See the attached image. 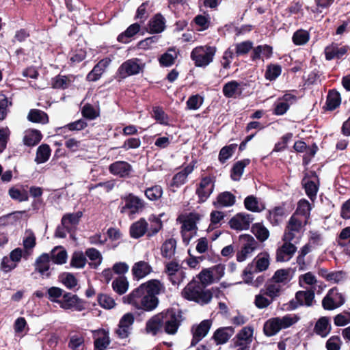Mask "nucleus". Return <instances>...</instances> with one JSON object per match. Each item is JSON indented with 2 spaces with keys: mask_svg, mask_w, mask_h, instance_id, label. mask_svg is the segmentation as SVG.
I'll return each mask as SVG.
<instances>
[{
  "mask_svg": "<svg viewBox=\"0 0 350 350\" xmlns=\"http://www.w3.org/2000/svg\"><path fill=\"white\" fill-rule=\"evenodd\" d=\"M163 289V286L159 280H150L124 297V302L139 310L137 313L140 316L144 312H152L158 307L159 300L157 295Z\"/></svg>",
  "mask_w": 350,
  "mask_h": 350,
  "instance_id": "nucleus-1",
  "label": "nucleus"
},
{
  "mask_svg": "<svg viewBox=\"0 0 350 350\" xmlns=\"http://www.w3.org/2000/svg\"><path fill=\"white\" fill-rule=\"evenodd\" d=\"M183 297L189 300L193 301L200 305L208 304L213 298V293L209 289H205L202 284L197 281H191L183 288Z\"/></svg>",
  "mask_w": 350,
  "mask_h": 350,
  "instance_id": "nucleus-2",
  "label": "nucleus"
},
{
  "mask_svg": "<svg viewBox=\"0 0 350 350\" xmlns=\"http://www.w3.org/2000/svg\"><path fill=\"white\" fill-rule=\"evenodd\" d=\"M163 317L164 332L170 335L175 334L181 322L184 320L181 310L174 308H168L162 311Z\"/></svg>",
  "mask_w": 350,
  "mask_h": 350,
  "instance_id": "nucleus-3",
  "label": "nucleus"
},
{
  "mask_svg": "<svg viewBox=\"0 0 350 350\" xmlns=\"http://www.w3.org/2000/svg\"><path fill=\"white\" fill-rule=\"evenodd\" d=\"M215 53V46H200L192 50L191 59L194 62L196 66L204 67L212 62Z\"/></svg>",
  "mask_w": 350,
  "mask_h": 350,
  "instance_id": "nucleus-4",
  "label": "nucleus"
},
{
  "mask_svg": "<svg viewBox=\"0 0 350 350\" xmlns=\"http://www.w3.org/2000/svg\"><path fill=\"white\" fill-rule=\"evenodd\" d=\"M314 291L312 289L306 291H299L295 293L294 299L284 304L288 311L295 310L299 306L310 307L314 301Z\"/></svg>",
  "mask_w": 350,
  "mask_h": 350,
  "instance_id": "nucleus-5",
  "label": "nucleus"
},
{
  "mask_svg": "<svg viewBox=\"0 0 350 350\" xmlns=\"http://www.w3.org/2000/svg\"><path fill=\"white\" fill-rule=\"evenodd\" d=\"M144 64L138 58L130 59L122 63L118 68V72L121 78L139 74L142 72Z\"/></svg>",
  "mask_w": 350,
  "mask_h": 350,
  "instance_id": "nucleus-6",
  "label": "nucleus"
},
{
  "mask_svg": "<svg viewBox=\"0 0 350 350\" xmlns=\"http://www.w3.org/2000/svg\"><path fill=\"white\" fill-rule=\"evenodd\" d=\"M241 240L245 243L237 254L238 262L244 261L258 247V242L250 234H243L241 237Z\"/></svg>",
  "mask_w": 350,
  "mask_h": 350,
  "instance_id": "nucleus-7",
  "label": "nucleus"
},
{
  "mask_svg": "<svg viewBox=\"0 0 350 350\" xmlns=\"http://www.w3.org/2000/svg\"><path fill=\"white\" fill-rule=\"evenodd\" d=\"M247 85V83L244 81L232 80L224 85L222 92L224 96L228 98L241 97Z\"/></svg>",
  "mask_w": 350,
  "mask_h": 350,
  "instance_id": "nucleus-8",
  "label": "nucleus"
},
{
  "mask_svg": "<svg viewBox=\"0 0 350 350\" xmlns=\"http://www.w3.org/2000/svg\"><path fill=\"white\" fill-rule=\"evenodd\" d=\"M59 304L61 308L66 310L75 308L77 311H82L85 309L83 301L77 295H73L71 293L64 292Z\"/></svg>",
  "mask_w": 350,
  "mask_h": 350,
  "instance_id": "nucleus-9",
  "label": "nucleus"
},
{
  "mask_svg": "<svg viewBox=\"0 0 350 350\" xmlns=\"http://www.w3.org/2000/svg\"><path fill=\"white\" fill-rule=\"evenodd\" d=\"M109 172L119 178H129L133 172L132 165L124 161H117L111 163L109 166Z\"/></svg>",
  "mask_w": 350,
  "mask_h": 350,
  "instance_id": "nucleus-10",
  "label": "nucleus"
},
{
  "mask_svg": "<svg viewBox=\"0 0 350 350\" xmlns=\"http://www.w3.org/2000/svg\"><path fill=\"white\" fill-rule=\"evenodd\" d=\"M302 228V221L298 218L296 214H293L290 217L283 235L284 241H292L295 234L299 233Z\"/></svg>",
  "mask_w": 350,
  "mask_h": 350,
  "instance_id": "nucleus-11",
  "label": "nucleus"
},
{
  "mask_svg": "<svg viewBox=\"0 0 350 350\" xmlns=\"http://www.w3.org/2000/svg\"><path fill=\"white\" fill-rule=\"evenodd\" d=\"M254 219V216L251 214L240 213L230 219L229 225L230 228L234 230H247Z\"/></svg>",
  "mask_w": 350,
  "mask_h": 350,
  "instance_id": "nucleus-12",
  "label": "nucleus"
},
{
  "mask_svg": "<svg viewBox=\"0 0 350 350\" xmlns=\"http://www.w3.org/2000/svg\"><path fill=\"white\" fill-rule=\"evenodd\" d=\"M212 322L211 320H203L198 325H193L191 327V332L193 338L191 342V347L196 346L203 338L208 334Z\"/></svg>",
  "mask_w": 350,
  "mask_h": 350,
  "instance_id": "nucleus-13",
  "label": "nucleus"
},
{
  "mask_svg": "<svg viewBox=\"0 0 350 350\" xmlns=\"http://www.w3.org/2000/svg\"><path fill=\"white\" fill-rule=\"evenodd\" d=\"M162 312L152 316L146 323V332L152 336H157L164 331Z\"/></svg>",
  "mask_w": 350,
  "mask_h": 350,
  "instance_id": "nucleus-14",
  "label": "nucleus"
},
{
  "mask_svg": "<svg viewBox=\"0 0 350 350\" xmlns=\"http://www.w3.org/2000/svg\"><path fill=\"white\" fill-rule=\"evenodd\" d=\"M123 199L125 201V205L121 208V213H124L126 210L129 209L131 214H135L144 208L143 200L133 193H129Z\"/></svg>",
  "mask_w": 350,
  "mask_h": 350,
  "instance_id": "nucleus-15",
  "label": "nucleus"
},
{
  "mask_svg": "<svg viewBox=\"0 0 350 350\" xmlns=\"http://www.w3.org/2000/svg\"><path fill=\"white\" fill-rule=\"evenodd\" d=\"M50 255L43 253L39 256L35 261V271L39 273L42 278H49L50 271Z\"/></svg>",
  "mask_w": 350,
  "mask_h": 350,
  "instance_id": "nucleus-16",
  "label": "nucleus"
},
{
  "mask_svg": "<svg viewBox=\"0 0 350 350\" xmlns=\"http://www.w3.org/2000/svg\"><path fill=\"white\" fill-rule=\"evenodd\" d=\"M215 177L213 176H204L201 178L198 187H200V189L206 188L208 189L207 192L198 191V197L199 202H204L213 192L215 187Z\"/></svg>",
  "mask_w": 350,
  "mask_h": 350,
  "instance_id": "nucleus-17",
  "label": "nucleus"
},
{
  "mask_svg": "<svg viewBox=\"0 0 350 350\" xmlns=\"http://www.w3.org/2000/svg\"><path fill=\"white\" fill-rule=\"evenodd\" d=\"M296 250L297 247L291 241H284L276 251V260L278 262L288 261Z\"/></svg>",
  "mask_w": 350,
  "mask_h": 350,
  "instance_id": "nucleus-18",
  "label": "nucleus"
},
{
  "mask_svg": "<svg viewBox=\"0 0 350 350\" xmlns=\"http://www.w3.org/2000/svg\"><path fill=\"white\" fill-rule=\"evenodd\" d=\"M253 332L254 329L251 326H246L242 328L241 330L232 339L234 346H250L252 341Z\"/></svg>",
  "mask_w": 350,
  "mask_h": 350,
  "instance_id": "nucleus-19",
  "label": "nucleus"
},
{
  "mask_svg": "<svg viewBox=\"0 0 350 350\" xmlns=\"http://www.w3.org/2000/svg\"><path fill=\"white\" fill-rule=\"evenodd\" d=\"M349 49L348 46H342L339 47L336 43H332L325 49V55L327 60H332L333 59H340L347 52Z\"/></svg>",
  "mask_w": 350,
  "mask_h": 350,
  "instance_id": "nucleus-20",
  "label": "nucleus"
},
{
  "mask_svg": "<svg viewBox=\"0 0 350 350\" xmlns=\"http://www.w3.org/2000/svg\"><path fill=\"white\" fill-rule=\"evenodd\" d=\"M132 274L134 278L142 279L152 271L151 266L148 262L141 260L135 262L132 267Z\"/></svg>",
  "mask_w": 350,
  "mask_h": 350,
  "instance_id": "nucleus-21",
  "label": "nucleus"
},
{
  "mask_svg": "<svg viewBox=\"0 0 350 350\" xmlns=\"http://www.w3.org/2000/svg\"><path fill=\"white\" fill-rule=\"evenodd\" d=\"M111 342L109 332L104 329L96 332L94 337V350H105Z\"/></svg>",
  "mask_w": 350,
  "mask_h": 350,
  "instance_id": "nucleus-22",
  "label": "nucleus"
},
{
  "mask_svg": "<svg viewBox=\"0 0 350 350\" xmlns=\"http://www.w3.org/2000/svg\"><path fill=\"white\" fill-rule=\"evenodd\" d=\"M234 332V328L232 327H220L214 332L212 338L215 340L216 345L225 344Z\"/></svg>",
  "mask_w": 350,
  "mask_h": 350,
  "instance_id": "nucleus-23",
  "label": "nucleus"
},
{
  "mask_svg": "<svg viewBox=\"0 0 350 350\" xmlns=\"http://www.w3.org/2000/svg\"><path fill=\"white\" fill-rule=\"evenodd\" d=\"M148 226V224L147 221L143 218L134 222L130 226V236L133 239H139L142 237L147 233Z\"/></svg>",
  "mask_w": 350,
  "mask_h": 350,
  "instance_id": "nucleus-24",
  "label": "nucleus"
},
{
  "mask_svg": "<svg viewBox=\"0 0 350 350\" xmlns=\"http://www.w3.org/2000/svg\"><path fill=\"white\" fill-rule=\"evenodd\" d=\"M314 332L322 338L326 337L331 332L329 319L327 317H321L316 322Z\"/></svg>",
  "mask_w": 350,
  "mask_h": 350,
  "instance_id": "nucleus-25",
  "label": "nucleus"
},
{
  "mask_svg": "<svg viewBox=\"0 0 350 350\" xmlns=\"http://www.w3.org/2000/svg\"><path fill=\"white\" fill-rule=\"evenodd\" d=\"M235 196L230 191H224L220 193L216 201L213 202V205L216 208L231 206L235 203Z\"/></svg>",
  "mask_w": 350,
  "mask_h": 350,
  "instance_id": "nucleus-26",
  "label": "nucleus"
},
{
  "mask_svg": "<svg viewBox=\"0 0 350 350\" xmlns=\"http://www.w3.org/2000/svg\"><path fill=\"white\" fill-rule=\"evenodd\" d=\"M165 28V19L161 14L158 13L149 21L150 32L159 33Z\"/></svg>",
  "mask_w": 350,
  "mask_h": 350,
  "instance_id": "nucleus-27",
  "label": "nucleus"
},
{
  "mask_svg": "<svg viewBox=\"0 0 350 350\" xmlns=\"http://www.w3.org/2000/svg\"><path fill=\"white\" fill-rule=\"evenodd\" d=\"M49 254L50 255V260L55 264L63 265L66 262L67 252L62 246L55 247Z\"/></svg>",
  "mask_w": 350,
  "mask_h": 350,
  "instance_id": "nucleus-28",
  "label": "nucleus"
},
{
  "mask_svg": "<svg viewBox=\"0 0 350 350\" xmlns=\"http://www.w3.org/2000/svg\"><path fill=\"white\" fill-rule=\"evenodd\" d=\"M178 51L175 48L172 47L162 54L159 58V64L163 67H170L172 66L178 57Z\"/></svg>",
  "mask_w": 350,
  "mask_h": 350,
  "instance_id": "nucleus-29",
  "label": "nucleus"
},
{
  "mask_svg": "<svg viewBox=\"0 0 350 350\" xmlns=\"http://www.w3.org/2000/svg\"><path fill=\"white\" fill-rule=\"evenodd\" d=\"M339 246L344 247L345 253L350 256V226L343 228L337 239Z\"/></svg>",
  "mask_w": 350,
  "mask_h": 350,
  "instance_id": "nucleus-30",
  "label": "nucleus"
},
{
  "mask_svg": "<svg viewBox=\"0 0 350 350\" xmlns=\"http://www.w3.org/2000/svg\"><path fill=\"white\" fill-rule=\"evenodd\" d=\"M255 263L254 271L262 272L267 270L269 266V255L267 252H263L258 254L252 262Z\"/></svg>",
  "mask_w": 350,
  "mask_h": 350,
  "instance_id": "nucleus-31",
  "label": "nucleus"
},
{
  "mask_svg": "<svg viewBox=\"0 0 350 350\" xmlns=\"http://www.w3.org/2000/svg\"><path fill=\"white\" fill-rule=\"evenodd\" d=\"M341 98L340 94L335 90H329L327 96L325 106L324 108L327 111H333L340 104Z\"/></svg>",
  "mask_w": 350,
  "mask_h": 350,
  "instance_id": "nucleus-32",
  "label": "nucleus"
},
{
  "mask_svg": "<svg viewBox=\"0 0 350 350\" xmlns=\"http://www.w3.org/2000/svg\"><path fill=\"white\" fill-rule=\"evenodd\" d=\"M42 135L38 130L32 129L27 131L23 137V143L27 146H34L42 139Z\"/></svg>",
  "mask_w": 350,
  "mask_h": 350,
  "instance_id": "nucleus-33",
  "label": "nucleus"
},
{
  "mask_svg": "<svg viewBox=\"0 0 350 350\" xmlns=\"http://www.w3.org/2000/svg\"><path fill=\"white\" fill-rule=\"evenodd\" d=\"M280 321V318L279 317L272 318L268 320L264 325L265 334L267 336H272L280 331L282 327Z\"/></svg>",
  "mask_w": 350,
  "mask_h": 350,
  "instance_id": "nucleus-34",
  "label": "nucleus"
},
{
  "mask_svg": "<svg viewBox=\"0 0 350 350\" xmlns=\"http://www.w3.org/2000/svg\"><path fill=\"white\" fill-rule=\"evenodd\" d=\"M140 29V25L137 23L131 25L124 32L118 36V41L122 43H128L131 38L137 34Z\"/></svg>",
  "mask_w": 350,
  "mask_h": 350,
  "instance_id": "nucleus-35",
  "label": "nucleus"
},
{
  "mask_svg": "<svg viewBox=\"0 0 350 350\" xmlns=\"http://www.w3.org/2000/svg\"><path fill=\"white\" fill-rule=\"evenodd\" d=\"M250 163V159H245L236 162L231 170V178L233 180H239L244 168Z\"/></svg>",
  "mask_w": 350,
  "mask_h": 350,
  "instance_id": "nucleus-36",
  "label": "nucleus"
},
{
  "mask_svg": "<svg viewBox=\"0 0 350 350\" xmlns=\"http://www.w3.org/2000/svg\"><path fill=\"white\" fill-rule=\"evenodd\" d=\"M176 248V241L173 239L166 240L162 245L161 255L165 258L170 259L174 254Z\"/></svg>",
  "mask_w": 350,
  "mask_h": 350,
  "instance_id": "nucleus-37",
  "label": "nucleus"
},
{
  "mask_svg": "<svg viewBox=\"0 0 350 350\" xmlns=\"http://www.w3.org/2000/svg\"><path fill=\"white\" fill-rule=\"evenodd\" d=\"M27 118L29 121L35 123L46 124L49 122L48 115L40 109H31L29 112Z\"/></svg>",
  "mask_w": 350,
  "mask_h": 350,
  "instance_id": "nucleus-38",
  "label": "nucleus"
},
{
  "mask_svg": "<svg viewBox=\"0 0 350 350\" xmlns=\"http://www.w3.org/2000/svg\"><path fill=\"white\" fill-rule=\"evenodd\" d=\"M111 286L113 290L121 295L127 291L129 282L125 276H119L112 282Z\"/></svg>",
  "mask_w": 350,
  "mask_h": 350,
  "instance_id": "nucleus-39",
  "label": "nucleus"
},
{
  "mask_svg": "<svg viewBox=\"0 0 350 350\" xmlns=\"http://www.w3.org/2000/svg\"><path fill=\"white\" fill-rule=\"evenodd\" d=\"M291 271V269H278L271 278V281L279 284L280 283H287L291 280L290 276Z\"/></svg>",
  "mask_w": 350,
  "mask_h": 350,
  "instance_id": "nucleus-40",
  "label": "nucleus"
},
{
  "mask_svg": "<svg viewBox=\"0 0 350 350\" xmlns=\"http://www.w3.org/2000/svg\"><path fill=\"white\" fill-rule=\"evenodd\" d=\"M282 292L281 285L275 282L267 284L265 290H260V293L269 297L273 301L278 297Z\"/></svg>",
  "mask_w": 350,
  "mask_h": 350,
  "instance_id": "nucleus-41",
  "label": "nucleus"
},
{
  "mask_svg": "<svg viewBox=\"0 0 350 350\" xmlns=\"http://www.w3.org/2000/svg\"><path fill=\"white\" fill-rule=\"evenodd\" d=\"M51 152V150L48 144L40 145L37 149L35 161L38 164L46 162L50 157Z\"/></svg>",
  "mask_w": 350,
  "mask_h": 350,
  "instance_id": "nucleus-42",
  "label": "nucleus"
},
{
  "mask_svg": "<svg viewBox=\"0 0 350 350\" xmlns=\"http://www.w3.org/2000/svg\"><path fill=\"white\" fill-rule=\"evenodd\" d=\"M252 232L260 242L266 241L269 236V232L267 228L260 223H256L252 225Z\"/></svg>",
  "mask_w": 350,
  "mask_h": 350,
  "instance_id": "nucleus-43",
  "label": "nucleus"
},
{
  "mask_svg": "<svg viewBox=\"0 0 350 350\" xmlns=\"http://www.w3.org/2000/svg\"><path fill=\"white\" fill-rule=\"evenodd\" d=\"M310 39V33L308 31L300 29L294 32L292 40L293 42L297 45H304L306 44Z\"/></svg>",
  "mask_w": 350,
  "mask_h": 350,
  "instance_id": "nucleus-44",
  "label": "nucleus"
},
{
  "mask_svg": "<svg viewBox=\"0 0 350 350\" xmlns=\"http://www.w3.org/2000/svg\"><path fill=\"white\" fill-rule=\"evenodd\" d=\"M285 214V210L283 206H275L273 209L269 211L267 217L272 225H278L281 221L282 217Z\"/></svg>",
  "mask_w": 350,
  "mask_h": 350,
  "instance_id": "nucleus-45",
  "label": "nucleus"
},
{
  "mask_svg": "<svg viewBox=\"0 0 350 350\" xmlns=\"http://www.w3.org/2000/svg\"><path fill=\"white\" fill-rule=\"evenodd\" d=\"M302 182L307 196L310 199V200L314 201L317 197L319 185L313 180H308L305 181V179H304Z\"/></svg>",
  "mask_w": 350,
  "mask_h": 350,
  "instance_id": "nucleus-46",
  "label": "nucleus"
},
{
  "mask_svg": "<svg viewBox=\"0 0 350 350\" xmlns=\"http://www.w3.org/2000/svg\"><path fill=\"white\" fill-rule=\"evenodd\" d=\"M82 212L78 211L75 213L64 215L61 220V224L69 228V225H77L80 218L82 217Z\"/></svg>",
  "mask_w": 350,
  "mask_h": 350,
  "instance_id": "nucleus-47",
  "label": "nucleus"
},
{
  "mask_svg": "<svg viewBox=\"0 0 350 350\" xmlns=\"http://www.w3.org/2000/svg\"><path fill=\"white\" fill-rule=\"evenodd\" d=\"M282 72V67L279 64H270L267 66L265 77L269 81L275 80Z\"/></svg>",
  "mask_w": 350,
  "mask_h": 350,
  "instance_id": "nucleus-48",
  "label": "nucleus"
},
{
  "mask_svg": "<svg viewBox=\"0 0 350 350\" xmlns=\"http://www.w3.org/2000/svg\"><path fill=\"white\" fill-rule=\"evenodd\" d=\"M237 144H232L228 146L223 147L219 153V161L221 163H224L228 159H230L234 152Z\"/></svg>",
  "mask_w": 350,
  "mask_h": 350,
  "instance_id": "nucleus-49",
  "label": "nucleus"
},
{
  "mask_svg": "<svg viewBox=\"0 0 350 350\" xmlns=\"http://www.w3.org/2000/svg\"><path fill=\"white\" fill-rule=\"evenodd\" d=\"M163 194V189L160 185H154L147 188L145 190V196L151 201H156L160 199Z\"/></svg>",
  "mask_w": 350,
  "mask_h": 350,
  "instance_id": "nucleus-50",
  "label": "nucleus"
},
{
  "mask_svg": "<svg viewBox=\"0 0 350 350\" xmlns=\"http://www.w3.org/2000/svg\"><path fill=\"white\" fill-rule=\"evenodd\" d=\"M86 261V258L82 252H75L72 256L70 265L75 268H83Z\"/></svg>",
  "mask_w": 350,
  "mask_h": 350,
  "instance_id": "nucleus-51",
  "label": "nucleus"
},
{
  "mask_svg": "<svg viewBox=\"0 0 350 350\" xmlns=\"http://www.w3.org/2000/svg\"><path fill=\"white\" fill-rule=\"evenodd\" d=\"M253 49V42L250 40L237 43L235 45V53L237 56L247 54Z\"/></svg>",
  "mask_w": 350,
  "mask_h": 350,
  "instance_id": "nucleus-52",
  "label": "nucleus"
},
{
  "mask_svg": "<svg viewBox=\"0 0 350 350\" xmlns=\"http://www.w3.org/2000/svg\"><path fill=\"white\" fill-rule=\"evenodd\" d=\"M10 198L18 202L27 201L29 199L28 193L25 190H20L15 187H11L8 191Z\"/></svg>",
  "mask_w": 350,
  "mask_h": 350,
  "instance_id": "nucleus-53",
  "label": "nucleus"
},
{
  "mask_svg": "<svg viewBox=\"0 0 350 350\" xmlns=\"http://www.w3.org/2000/svg\"><path fill=\"white\" fill-rule=\"evenodd\" d=\"M152 116L157 122L161 124H166L168 116L161 107L156 106L152 107Z\"/></svg>",
  "mask_w": 350,
  "mask_h": 350,
  "instance_id": "nucleus-54",
  "label": "nucleus"
},
{
  "mask_svg": "<svg viewBox=\"0 0 350 350\" xmlns=\"http://www.w3.org/2000/svg\"><path fill=\"white\" fill-rule=\"evenodd\" d=\"M245 208L252 212H260L261 210L258 206V201L256 197L253 195L247 196L244 200Z\"/></svg>",
  "mask_w": 350,
  "mask_h": 350,
  "instance_id": "nucleus-55",
  "label": "nucleus"
},
{
  "mask_svg": "<svg viewBox=\"0 0 350 350\" xmlns=\"http://www.w3.org/2000/svg\"><path fill=\"white\" fill-rule=\"evenodd\" d=\"M81 113L83 118L90 120H95L99 116V113L90 103H86L83 107Z\"/></svg>",
  "mask_w": 350,
  "mask_h": 350,
  "instance_id": "nucleus-56",
  "label": "nucleus"
},
{
  "mask_svg": "<svg viewBox=\"0 0 350 350\" xmlns=\"http://www.w3.org/2000/svg\"><path fill=\"white\" fill-rule=\"evenodd\" d=\"M203 103V98L198 94L191 96L187 100V107L190 110H196L200 107Z\"/></svg>",
  "mask_w": 350,
  "mask_h": 350,
  "instance_id": "nucleus-57",
  "label": "nucleus"
},
{
  "mask_svg": "<svg viewBox=\"0 0 350 350\" xmlns=\"http://www.w3.org/2000/svg\"><path fill=\"white\" fill-rule=\"evenodd\" d=\"M12 105V102L8 100V97L3 94H0V120L5 118L8 112V106Z\"/></svg>",
  "mask_w": 350,
  "mask_h": 350,
  "instance_id": "nucleus-58",
  "label": "nucleus"
},
{
  "mask_svg": "<svg viewBox=\"0 0 350 350\" xmlns=\"http://www.w3.org/2000/svg\"><path fill=\"white\" fill-rule=\"evenodd\" d=\"M311 207L310 204L306 200H300L298 202L297 210L295 211L294 214L301 215V216H307L309 215Z\"/></svg>",
  "mask_w": 350,
  "mask_h": 350,
  "instance_id": "nucleus-59",
  "label": "nucleus"
},
{
  "mask_svg": "<svg viewBox=\"0 0 350 350\" xmlns=\"http://www.w3.org/2000/svg\"><path fill=\"white\" fill-rule=\"evenodd\" d=\"M149 3L150 2L146 1L138 7L135 16V19L139 20L141 23H144L147 19L148 17V12L146 8L149 5Z\"/></svg>",
  "mask_w": 350,
  "mask_h": 350,
  "instance_id": "nucleus-60",
  "label": "nucleus"
},
{
  "mask_svg": "<svg viewBox=\"0 0 350 350\" xmlns=\"http://www.w3.org/2000/svg\"><path fill=\"white\" fill-rule=\"evenodd\" d=\"M69 81L66 76L57 75L52 79V87L55 89L65 90L68 87Z\"/></svg>",
  "mask_w": 350,
  "mask_h": 350,
  "instance_id": "nucleus-61",
  "label": "nucleus"
},
{
  "mask_svg": "<svg viewBox=\"0 0 350 350\" xmlns=\"http://www.w3.org/2000/svg\"><path fill=\"white\" fill-rule=\"evenodd\" d=\"M61 278L62 283L69 289H72L77 285V280L71 273H64Z\"/></svg>",
  "mask_w": 350,
  "mask_h": 350,
  "instance_id": "nucleus-62",
  "label": "nucleus"
},
{
  "mask_svg": "<svg viewBox=\"0 0 350 350\" xmlns=\"http://www.w3.org/2000/svg\"><path fill=\"white\" fill-rule=\"evenodd\" d=\"M98 302L102 308L105 309H111L116 305L113 298L104 294L98 295Z\"/></svg>",
  "mask_w": 350,
  "mask_h": 350,
  "instance_id": "nucleus-63",
  "label": "nucleus"
},
{
  "mask_svg": "<svg viewBox=\"0 0 350 350\" xmlns=\"http://www.w3.org/2000/svg\"><path fill=\"white\" fill-rule=\"evenodd\" d=\"M342 342L338 336H331L326 342L327 350H340Z\"/></svg>",
  "mask_w": 350,
  "mask_h": 350,
  "instance_id": "nucleus-64",
  "label": "nucleus"
}]
</instances>
